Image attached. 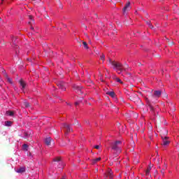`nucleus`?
<instances>
[{"label": "nucleus", "mask_w": 179, "mask_h": 179, "mask_svg": "<svg viewBox=\"0 0 179 179\" xmlns=\"http://www.w3.org/2000/svg\"><path fill=\"white\" fill-rule=\"evenodd\" d=\"M10 38L12 41V44H13L12 46L13 48L16 47V48H17V45H16L17 43V38H15V36H13V35H10Z\"/></svg>", "instance_id": "20e7f679"}, {"label": "nucleus", "mask_w": 179, "mask_h": 179, "mask_svg": "<svg viewBox=\"0 0 179 179\" xmlns=\"http://www.w3.org/2000/svg\"><path fill=\"white\" fill-rule=\"evenodd\" d=\"M83 45L84 46V48H85V50H87L89 48L86 42H83Z\"/></svg>", "instance_id": "aec40b11"}, {"label": "nucleus", "mask_w": 179, "mask_h": 179, "mask_svg": "<svg viewBox=\"0 0 179 179\" xmlns=\"http://www.w3.org/2000/svg\"><path fill=\"white\" fill-rule=\"evenodd\" d=\"M150 170H152V168L150 166H148L147 168V170L145 171V176H150Z\"/></svg>", "instance_id": "f8f14e48"}, {"label": "nucleus", "mask_w": 179, "mask_h": 179, "mask_svg": "<svg viewBox=\"0 0 179 179\" xmlns=\"http://www.w3.org/2000/svg\"><path fill=\"white\" fill-rule=\"evenodd\" d=\"M105 58H106V56H104V55H102L101 56V61H104Z\"/></svg>", "instance_id": "cd10ccee"}, {"label": "nucleus", "mask_w": 179, "mask_h": 179, "mask_svg": "<svg viewBox=\"0 0 179 179\" xmlns=\"http://www.w3.org/2000/svg\"><path fill=\"white\" fill-rule=\"evenodd\" d=\"M80 103V101H76V106H79Z\"/></svg>", "instance_id": "c756f323"}, {"label": "nucleus", "mask_w": 179, "mask_h": 179, "mask_svg": "<svg viewBox=\"0 0 179 179\" xmlns=\"http://www.w3.org/2000/svg\"><path fill=\"white\" fill-rule=\"evenodd\" d=\"M108 176L110 179H113V171L110 169H108Z\"/></svg>", "instance_id": "ddd939ff"}, {"label": "nucleus", "mask_w": 179, "mask_h": 179, "mask_svg": "<svg viewBox=\"0 0 179 179\" xmlns=\"http://www.w3.org/2000/svg\"><path fill=\"white\" fill-rule=\"evenodd\" d=\"M110 64L113 66L114 71L117 72L119 75L122 73V72L128 71V68H129V66H128L127 64H125L124 65H122V64L117 62H111L110 60Z\"/></svg>", "instance_id": "f257e3e1"}, {"label": "nucleus", "mask_w": 179, "mask_h": 179, "mask_svg": "<svg viewBox=\"0 0 179 179\" xmlns=\"http://www.w3.org/2000/svg\"><path fill=\"white\" fill-rule=\"evenodd\" d=\"M62 127L65 129L66 132H65V135H68L69 132H71V131H72V129H71V127L66 124H62Z\"/></svg>", "instance_id": "39448f33"}, {"label": "nucleus", "mask_w": 179, "mask_h": 179, "mask_svg": "<svg viewBox=\"0 0 179 179\" xmlns=\"http://www.w3.org/2000/svg\"><path fill=\"white\" fill-rule=\"evenodd\" d=\"M150 110L152 114H155V108L152 105H149Z\"/></svg>", "instance_id": "dca6fc26"}, {"label": "nucleus", "mask_w": 179, "mask_h": 179, "mask_svg": "<svg viewBox=\"0 0 179 179\" xmlns=\"http://www.w3.org/2000/svg\"><path fill=\"white\" fill-rule=\"evenodd\" d=\"M28 148H29V145H27V144H24V145H22V149H23L24 150H27Z\"/></svg>", "instance_id": "6ab92c4d"}, {"label": "nucleus", "mask_w": 179, "mask_h": 179, "mask_svg": "<svg viewBox=\"0 0 179 179\" xmlns=\"http://www.w3.org/2000/svg\"><path fill=\"white\" fill-rule=\"evenodd\" d=\"M1 1H3V0H1Z\"/></svg>", "instance_id": "c9c22d12"}, {"label": "nucleus", "mask_w": 179, "mask_h": 179, "mask_svg": "<svg viewBox=\"0 0 179 179\" xmlns=\"http://www.w3.org/2000/svg\"><path fill=\"white\" fill-rule=\"evenodd\" d=\"M5 127H12V122L10 121H6L4 122Z\"/></svg>", "instance_id": "2eb2a0df"}, {"label": "nucleus", "mask_w": 179, "mask_h": 179, "mask_svg": "<svg viewBox=\"0 0 179 179\" xmlns=\"http://www.w3.org/2000/svg\"><path fill=\"white\" fill-rule=\"evenodd\" d=\"M45 145H50L51 143V137H47L45 139Z\"/></svg>", "instance_id": "9b49d317"}, {"label": "nucleus", "mask_w": 179, "mask_h": 179, "mask_svg": "<svg viewBox=\"0 0 179 179\" xmlns=\"http://www.w3.org/2000/svg\"><path fill=\"white\" fill-rule=\"evenodd\" d=\"M15 113H13L11 110L6 111V115H8L9 117H13Z\"/></svg>", "instance_id": "4468645a"}, {"label": "nucleus", "mask_w": 179, "mask_h": 179, "mask_svg": "<svg viewBox=\"0 0 179 179\" xmlns=\"http://www.w3.org/2000/svg\"><path fill=\"white\" fill-rule=\"evenodd\" d=\"M116 82H117L118 83H122V81L121 80V79L120 78H116Z\"/></svg>", "instance_id": "bb28decb"}, {"label": "nucleus", "mask_w": 179, "mask_h": 179, "mask_svg": "<svg viewBox=\"0 0 179 179\" xmlns=\"http://www.w3.org/2000/svg\"><path fill=\"white\" fill-rule=\"evenodd\" d=\"M53 162H57V163H59V162H61V158L56 157L53 159Z\"/></svg>", "instance_id": "4be33fe9"}, {"label": "nucleus", "mask_w": 179, "mask_h": 179, "mask_svg": "<svg viewBox=\"0 0 179 179\" xmlns=\"http://www.w3.org/2000/svg\"><path fill=\"white\" fill-rule=\"evenodd\" d=\"M120 145H121V141H120L113 142L111 144L112 150L113 153L116 155V156H118V155H120V153L122 152V150L121 149Z\"/></svg>", "instance_id": "f03ea898"}, {"label": "nucleus", "mask_w": 179, "mask_h": 179, "mask_svg": "<svg viewBox=\"0 0 179 179\" xmlns=\"http://www.w3.org/2000/svg\"><path fill=\"white\" fill-rule=\"evenodd\" d=\"M162 141H163V145L164 146H167L168 145H170V141L167 139H169V137H162Z\"/></svg>", "instance_id": "423d86ee"}, {"label": "nucleus", "mask_w": 179, "mask_h": 179, "mask_svg": "<svg viewBox=\"0 0 179 179\" xmlns=\"http://www.w3.org/2000/svg\"><path fill=\"white\" fill-rule=\"evenodd\" d=\"M6 79L8 82V83H10L12 85L13 82H12V78L8 77V76H6Z\"/></svg>", "instance_id": "5701e85b"}, {"label": "nucleus", "mask_w": 179, "mask_h": 179, "mask_svg": "<svg viewBox=\"0 0 179 179\" xmlns=\"http://www.w3.org/2000/svg\"><path fill=\"white\" fill-rule=\"evenodd\" d=\"M129 8H131V3L129 2L124 7V8H123V13H125V12H127V9H129Z\"/></svg>", "instance_id": "1a4fd4ad"}, {"label": "nucleus", "mask_w": 179, "mask_h": 179, "mask_svg": "<svg viewBox=\"0 0 179 179\" xmlns=\"http://www.w3.org/2000/svg\"><path fill=\"white\" fill-rule=\"evenodd\" d=\"M101 160V157L96 158L95 159L93 160V164H95L96 162H100Z\"/></svg>", "instance_id": "f3484780"}, {"label": "nucleus", "mask_w": 179, "mask_h": 179, "mask_svg": "<svg viewBox=\"0 0 179 179\" xmlns=\"http://www.w3.org/2000/svg\"><path fill=\"white\" fill-rule=\"evenodd\" d=\"M154 96L155 97H160L162 96V91L160 90H157L154 92Z\"/></svg>", "instance_id": "9d476101"}, {"label": "nucleus", "mask_w": 179, "mask_h": 179, "mask_svg": "<svg viewBox=\"0 0 179 179\" xmlns=\"http://www.w3.org/2000/svg\"><path fill=\"white\" fill-rule=\"evenodd\" d=\"M148 27H150V29H153V25H152V24H150V22H147Z\"/></svg>", "instance_id": "a878e982"}, {"label": "nucleus", "mask_w": 179, "mask_h": 179, "mask_svg": "<svg viewBox=\"0 0 179 179\" xmlns=\"http://www.w3.org/2000/svg\"><path fill=\"white\" fill-rule=\"evenodd\" d=\"M109 96H110V97H115V93H114V92H108Z\"/></svg>", "instance_id": "412c9836"}, {"label": "nucleus", "mask_w": 179, "mask_h": 179, "mask_svg": "<svg viewBox=\"0 0 179 179\" xmlns=\"http://www.w3.org/2000/svg\"><path fill=\"white\" fill-rule=\"evenodd\" d=\"M57 86L63 91L66 90V83H65L64 81H59L57 83Z\"/></svg>", "instance_id": "7ed1b4c3"}, {"label": "nucleus", "mask_w": 179, "mask_h": 179, "mask_svg": "<svg viewBox=\"0 0 179 179\" xmlns=\"http://www.w3.org/2000/svg\"><path fill=\"white\" fill-rule=\"evenodd\" d=\"M23 104H24V107H26V108H27V107H29L30 106V103H29V102H27L26 101H24L23 102Z\"/></svg>", "instance_id": "a211bd4d"}, {"label": "nucleus", "mask_w": 179, "mask_h": 179, "mask_svg": "<svg viewBox=\"0 0 179 179\" xmlns=\"http://www.w3.org/2000/svg\"><path fill=\"white\" fill-rule=\"evenodd\" d=\"M167 169V165H165L163 168V170L161 171V173H162L163 174H164V170Z\"/></svg>", "instance_id": "393cba45"}, {"label": "nucleus", "mask_w": 179, "mask_h": 179, "mask_svg": "<svg viewBox=\"0 0 179 179\" xmlns=\"http://www.w3.org/2000/svg\"><path fill=\"white\" fill-rule=\"evenodd\" d=\"M31 22H29V24H30Z\"/></svg>", "instance_id": "f704fd0d"}, {"label": "nucleus", "mask_w": 179, "mask_h": 179, "mask_svg": "<svg viewBox=\"0 0 179 179\" xmlns=\"http://www.w3.org/2000/svg\"><path fill=\"white\" fill-rule=\"evenodd\" d=\"M31 29L33 30V29H34L33 27H31Z\"/></svg>", "instance_id": "72a5a7b5"}, {"label": "nucleus", "mask_w": 179, "mask_h": 179, "mask_svg": "<svg viewBox=\"0 0 179 179\" xmlns=\"http://www.w3.org/2000/svg\"><path fill=\"white\" fill-rule=\"evenodd\" d=\"M29 19H30V20H31V19H32L31 15H29Z\"/></svg>", "instance_id": "2f4dec72"}, {"label": "nucleus", "mask_w": 179, "mask_h": 179, "mask_svg": "<svg viewBox=\"0 0 179 179\" xmlns=\"http://www.w3.org/2000/svg\"><path fill=\"white\" fill-rule=\"evenodd\" d=\"M26 171V167H20L16 170V173H19L22 174V173H24Z\"/></svg>", "instance_id": "6e6552de"}, {"label": "nucleus", "mask_w": 179, "mask_h": 179, "mask_svg": "<svg viewBox=\"0 0 179 179\" xmlns=\"http://www.w3.org/2000/svg\"><path fill=\"white\" fill-rule=\"evenodd\" d=\"M62 179H66V176H63Z\"/></svg>", "instance_id": "7c9ffc66"}, {"label": "nucleus", "mask_w": 179, "mask_h": 179, "mask_svg": "<svg viewBox=\"0 0 179 179\" xmlns=\"http://www.w3.org/2000/svg\"><path fill=\"white\" fill-rule=\"evenodd\" d=\"M94 148L95 149H100V146L99 145H94Z\"/></svg>", "instance_id": "c85d7f7f"}, {"label": "nucleus", "mask_w": 179, "mask_h": 179, "mask_svg": "<svg viewBox=\"0 0 179 179\" xmlns=\"http://www.w3.org/2000/svg\"><path fill=\"white\" fill-rule=\"evenodd\" d=\"M73 88L74 89H76L78 90V92H80V93H82V90H80V87H76V85H74L73 86Z\"/></svg>", "instance_id": "b1692460"}, {"label": "nucleus", "mask_w": 179, "mask_h": 179, "mask_svg": "<svg viewBox=\"0 0 179 179\" xmlns=\"http://www.w3.org/2000/svg\"><path fill=\"white\" fill-rule=\"evenodd\" d=\"M20 86L21 87L22 92H24V87H26V83L23 80H20Z\"/></svg>", "instance_id": "0eeeda50"}, {"label": "nucleus", "mask_w": 179, "mask_h": 179, "mask_svg": "<svg viewBox=\"0 0 179 179\" xmlns=\"http://www.w3.org/2000/svg\"><path fill=\"white\" fill-rule=\"evenodd\" d=\"M16 55H17V50L15 51Z\"/></svg>", "instance_id": "473e14b6"}]
</instances>
